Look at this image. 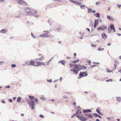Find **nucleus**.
<instances>
[{
	"mask_svg": "<svg viewBox=\"0 0 121 121\" xmlns=\"http://www.w3.org/2000/svg\"><path fill=\"white\" fill-rule=\"evenodd\" d=\"M37 11L35 10H32L31 9V15L32 14L35 15L37 14Z\"/></svg>",
	"mask_w": 121,
	"mask_h": 121,
	"instance_id": "9",
	"label": "nucleus"
},
{
	"mask_svg": "<svg viewBox=\"0 0 121 121\" xmlns=\"http://www.w3.org/2000/svg\"><path fill=\"white\" fill-rule=\"evenodd\" d=\"M99 20L97 19L95 20L94 24L96 25H98L99 24Z\"/></svg>",
	"mask_w": 121,
	"mask_h": 121,
	"instance_id": "21",
	"label": "nucleus"
},
{
	"mask_svg": "<svg viewBox=\"0 0 121 121\" xmlns=\"http://www.w3.org/2000/svg\"><path fill=\"white\" fill-rule=\"evenodd\" d=\"M116 100L118 102H120L121 101V98L119 97H116Z\"/></svg>",
	"mask_w": 121,
	"mask_h": 121,
	"instance_id": "17",
	"label": "nucleus"
},
{
	"mask_svg": "<svg viewBox=\"0 0 121 121\" xmlns=\"http://www.w3.org/2000/svg\"><path fill=\"white\" fill-rule=\"evenodd\" d=\"M40 99H42L44 100H45V98L44 97H40Z\"/></svg>",
	"mask_w": 121,
	"mask_h": 121,
	"instance_id": "58",
	"label": "nucleus"
},
{
	"mask_svg": "<svg viewBox=\"0 0 121 121\" xmlns=\"http://www.w3.org/2000/svg\"><path fill=\"white\" fill-rule=\"evenodd\" d=\"M106 70L107 71V72L108 73H111L112 72V70L109 69L107 68L106 69Z\"/></svg>",
	"mask_w": 121,
	"mask_h": 121,
	"instance_id": "32",
	"label": "nucleus"
},
{
	"mask_svg": "<svg viewBox=\"0 0 121 121\" xmlns=\"http://www.w3.org/2000/svg\"><path fill=\"white\" fill-rule=\"evenodd\" d=\"M78 113L77 112H76V113L74 114L73 115H74V116H75L76 117L77 116H78L77 115V114Z\"/></svg>",
	"mask_w": 121,
	"mask_h": 121,
	"instance_id": "56",
	"label": "nucleus"
},
{
	"mask_svg": "<svg viewBox=\"0 0 121 121\" xmlns=\"http://www.w3.org/2000/svg\"><path fill=\"white\" fill-rule=\"evenodd\" d=\"M92 11V9H91L90 8L88 10V12L89 13H91Z\"/></svg>",
	"mask_w": 121,
	"mask_h": 121,
	"instance_id": "33",
	"label": "nucleus"
},
{
	"mask_svg": "<svg viewBox=\"0 0 121 121\" xmlns=\"http://www.w3.org/2000/svg\"><path fill=\"white\" fill-rule=\"evenodd\" d=\"M117 5L119 8H120L121 7V4H117Z\"/></svg>",
	"mask_w": 121,
	"mask_h": 121,
	"instance_id": "55",
	"label": "nucleus"
},
{
	"mask_svg": "<svg viewBox=\"0 0 121 121\" xmlns=\"http://www.w3.org/2000/svg\"><path fill=\"white\" fill-rule=\"evenodd\" d=\"M97 30H102L103 31H105V30L103 28V27L102 26L99 27L97 28Z\"/></svg>",
	"mask_w": 121,
	"mask_h": 121,
	"instance_id": "20",
	"label": "nucleus"
},
{
	"mask_svg": "<svg viewBox=\"0 0 121 121\" xmlns=\"http://www.w3.org/2000/svg\"><path fill=\"white\" fill-rule=\"evenodd\" d=\"M17 3L20 5H27V3L23 0H19L17 1Z\"/></svg>",
	"mask_w": 121,
	"mask_h": 121,
	"instance_id": "3",
	"label": "nucleus"
},
{
	"mask_svg": "<svg viewBox=\"0 0 121 121\" xmlns=\"http://www.w3.org/2000/svg\"><path fill=\"white\" fill-rule=\"evenodd\" d=\"M35 62L33 60H31L30 61L29 63V64L28 65L27 64V65H31L32 66H39V65H37L35 64Z\"/></svg>",
	"mask_w": 121,
	"mask_h": 121,
	"instance_id": "4",
	"label": "nucleus"
},
{
	"mask_svg": "<svg viewBox=\"0 0 121 121\" xmlns=\"http://www.w3.org/2000/svg\"><path fill=\"white\" fill-rule=\"evenodd\" d=\"M76 112H78V113L77 114H78L79 113H82L81 111H80L79 110H77Z\"/></svg>",
	"mask_w": 121,
	"mask_h": 121,
	"instance_id": "36",
	"label": "nucleus"
},
{
	"mask_svg": "<svg viewBox=\"0 0 121 121\" xmlns=\"http://www.w3.org/2000/svg\"><path fill=\"white\" fill-rule=\"evenodd\" d=\"M79 61V59H78L76 60H75L74 61H70L72 63H74V64H75L76 63H77Z\"/></svg>",
	"mask_w": 121,
	"mask_h": 121,
	"instance_id": "18",
	"label": "nucleus"
},
{
	"mask_svg": "<svg viewBox=\"0 0 121 121\" xmlns=\"http://www.w3.org/2000/svg\"><path fill=\"white\" fill-rule=\"evenodd\" d=\"M90 22L89 25L90 26H92L93 25V22L91 20H90Z\"/></svg>",
	"mask_w": 121,
	"mask_h": 121,
	"instance_id": "25",
	"label": "nucleus"
},
{
	"mask_svg": "<svg viewBox=\"0 0 121 121\" xmlns=\"http://www.w3.org/2000/svg\"><path fill=\"white\" fill-rule=\"evenodd\" d=\"M110 20V21H113L114 20V19H113V18L111 17Z\"/></svg>",
	"mask_w": 121,
	"mask_h": 121,
	"instance_id": "62",
	"label": "nucleus"
},
{
	"mask_svg": "<svg viewBox=\"0 0 121 121\" xmlns=\"http://www.w3.org/2000/svg\"><path fill=\"white\" fill-rule=\"evenodd\" d=\"M97 66V65H92L91 67V68H93V67H95L96 66Z\"/></svg>",
	"mask_w": 121,
	"mask_h": 121,
	"instance_id": "51",
	"label": "nucleus"
},
{
	"mask_svg": "<svg viewBox=\"0 0 121 121\" xmlns=\"http://www.w3.org/2000/svg\"><path fill=\"white\" fill-rule=\"evenodd\" d=\"M48 22L49 24L50 25L51 24V21L50 20H48Z\"/></svg>",
	"mask_w": 121,
	"mask_h": 121,
	"instance_id": "54",
	"label": "nucleus"
},
{
	"mask_svg": "<svg viewBox=\"0 0 121 121\" xmlns=\"http://www.w3.org/2000/svg\"><path fill=\"white\" fill-rule=\"evenodd\" d=\"M111 17L110 16L108 15L107 16V18L109 20H110Z\"/></svg>",
	"mask_w": 121,
	"mask_h": 121,
	"instance_id": "50",
	"label": "nucleus"
},
{
	"mask_svg": "<svg viewBox=\"0 0 121 121\" xmlns=\"http://www.w3.org/2000/svg\"><path fill=\"white\" fill-rule=\"evenodd\" d=\"M117 66V64L116 63H114V67L112 69V70H114L115 69Z\"/></svg>",
	"mask_w": 121,
	"mask_h": 121,
	"instance_id": "30",
	"label": "nucleus"
},
{
	"mask_svg": "<svg viewBox=\"0 0 121 121\" xmlns=\"http://www.w3.org/2000/svg\"><path fill=\"white\" fill-rule=\"evenodd\" d=\"M15 17L16 18H19L20 17H21L20 16H19L18 15V16H15Z\"/></svg>",
	"mask_w": 121,
	"mask_h": 121,
	"instance_id": "60",
	"label": "nucleus"
},
{
	"mask_svg": "<svg viewBox=\"0 0 121 121\" xmlns=\"http://www.w3.org/2000/svg\"><path fill=\"white\" fill-rule=\"evenodd\" d=\"M81 3L80 2H77L76 4H77L78 5H80L81 4Z\"/></svg>",
	"mask_w": 121,
	"mask_h": 121,
	"instance_id": "53",
	"label": "nucleus"
},
{
	"mask_svg": "<svg viewBox=\"0 0 121 121\" xmlns=\"http://www.w3.org/2000/svg\"><path fill=\"white\" fill-rule=\"evenodd\" d=\"M88 75V73L87 71L83 72H80V73L79 74V76H81L82 77L85 76H86Z\"/></svg>",
	"mask_w": 121,
	"mask_h": 121,
	"instance_id": "2",
	"label": "nucleus"
},
{
	"mask_svg": "<svg viewBox=\"0 0 121 121\" xmlns=\"http://www.w3.org/2000/svg\"><path fill=\"white\" fill-rule=\"evenodd\" d=\"M93 115L94 116H95V117H98L100 118H101V116L99 115L98 114L96 113H94L93 114Z\"/></svg>",
	"mask_w": 121,
	"mask_h": 121,
	"instance_id": "14",
	"label": "nucleus"
},
{
	"mask_svg": "<svg viewBox=\"0 0 121 121\" xmlns=\"http://www.w3.org/2000/svg\"><path fill=\"white\" fill-rule=\"evenodd\" d=\"M63 98L67 99L68 98V97L67 96L65 95H64L63 97Z\"/></svg>",
	"mask_w": 121,
	"mask_h": 121,
	"instance_id": "52",
	"label": "nucleus"
},
{
	"mask_svg": "<svg viewBox=\"0 0 121 121\" xmlns=\"http://www.w3.org/2000/svg\"><path fill=\"white\" fill-rule=\"evenodd\" d=\"M31 36L34 38L35 39L36 38V37L34 35L33 33L31 32Z\"/></svg>",
	"mask_w": 121,
	"mask_h": 121,
	"instance_id": "35",
	"label": "nucleus"
},
{
	"mask_svg": "<svg viewBox=\"0 0 121 121\" xmlns=\"http://www.w3.org/2000/svg\"><path fill=\"white\" fill-rule=\"evenodd\" d=\"M108 33L109 34H110L111 33L110 32L111 31V30H110V28L109 27H108Z\"/></svg>",
	"mask_w": 121,
	"mask_h": 121,
	"instance_id": "46",
	"label": "nucleus"
},
{
	"mask_svg": "<svg viewBox=\"0 0 121 121\" xmlns=\"http://www.w3.org/2000/svg\"><path fill=\"white\" fill-rule=\"evenodd\" d=\"M6 32L7 31L5 29H2L1 30H0V33H6Z\"/></svg>",
	"mask_w": 121,
	"mask_h": 121,
	"instance_id": "16",
	"label": "nucleus"
},
{
	"mask_svg": "<svg viewBox=\"0 0 121 121\" xmlns=\"http://www.w3.org/2000/svg\"><path fill=\"white\" fill-rule=\"evenodd\" d=\"M65 62V61L64 60H62L59 61L58 62V63H61V64L63 65H65L64 63Z\"/></svg>",
	"mask_w": 121,
	"mask_h": 121,
	"instance_id": "13",
	"label": "nucleus"
},
{
	"mask_svg": "<svg viewBox=\"0 0 121 121\" xmlns=\"http://www.w3.org/2000/svg\"><path fill=\"white\" fill-rule=\"evenodd\" d=\"M47 81L48 82H52V80L51 79H50L49 80L47 79Z\"/></svg>",
	"mask_w": 121,
	"mask_h": 121,
	"instance_id": "45",
	"label": "nucleus"
},
{
	"mask_svg": "<svg viewBox=\"0 0 121 121\" xmlns=\"http://www.w3.org/2000/svg\"><path fill=\"white\" fill-rule=\"evenodd\" d=\"M10 87V86H6L5 87V88H9Z\"/></svg>",
	"mask_w": 121,
	"mask_h": 121,
	"instance_id": "59",
	"label": "nucleus"
},
{
	"mask_svg": "<svg viewBox=\"0 0 121 121\" xmlns=\"http://www.w3.org/2000/svg\"><path fill=\"white\" fill-rule=\"evenodd\" d=\"M92 110L90 109H84L83 110L82 112L83 113H89L91 112Z\"/></svg>",
	"mask_w": 121,
	"mask_h": 121,
	"instance_id": "7",
	"label": "nucleus"
},
{
	"mask_svg": "<svg viewBox=\"0 0 121 121\" xmlns=\"http://www.w3.org/2000/svg\"><path fill=\"white\" fill-rule=\"evenodd\" d=\"M99 115H101L102 116L103 115V114L102 113H101L100 112L99 113Z\"/></svg>",
	"mask_w": 121,
	"mask_h": 121,
	"instance_id": "61",
	"label": "nucleus"
},
{
	"mask_svg": "<svg viewBox=\"0 0 121 121\" xmlns=\"http://www.w3.org/2000/svg\"><path fill=\"white\" fill-rule=\"evenodd\" d=\"M28 96L29 97V99L31 100H33L34 99L35 97L34 96H32L30 95H29Z\"/></svg>",
	"mask_w": 121,
	"mask_h": 121,
	"instance_id": "31",
	"label": "nucleus"
},
{
	"mask_svg": "<svg viewBox=\"0 0 121 121\" xmlns=\"http://www.w3.org/2000/svg\"><path fill=\"white\" fill-rule=\"evenodd\" d=\"M26 9L29 10H31V9L30 8L27 7L26 8Z\"/></svg>",
	"mask_w": 121,
	"mask_h": 121,
	"instance_id": "63",
	"label": "nucleus"
},
{
	"mask_svg": "<svg viewBox=\"0 0 121 121\" xmlns=\"http://www.w3.org/2000/svg\"><path fill=\"white\" fill-rule=\"evenodd\" d=\"M34 99V101L36 103V104H37L39 103V102L38 101V99L37 98H35Z\"/></svg>",
	"mask_w": 121,
	"mask_h": 121,
	"instance_id": "27",
	"label": "nucleus"
},
{
	"mask_svg": "<svg viewBox=\"0 0 121 121\" xmlns=\"http://www.w3.org/2000/svg\"><path fill=\"white\" fill-rule=\"evenodd\" d=\"M109 27V28H110L111 30H112V29H114V26L112 24H110Z\"/></svg>",
	"mask_w": 121,
	"mask_h": 121,
	"instance_id": "22",
	"label": "nucleus"
},
{
	"mask_svg": "<svg viewBox=\"0 0 121 121\" xmlns=\"http://www.w3.org/2000/svg\"><path fill=\"white\" fill-rule=\"evenodd\" d=\"M45 63H43L42 62H41V65H43L44 66H45Z\"/></svg>",
	"mask_w": 121,
	"mask_h": 121,
	"instance_id": "49",
	"label": "nucleus"
},
{
	"mask_svg": "<svg viewBox=\"0 0 121 121\" xmlns=\"http://www.w3.org/2000/svg\"><path fill=\"white\" fill-rule=\"evenodd\" d=\"M35 63H36L37 65H38L39 66V65H41V62L39 61H37L35 62Z\"/></svg>",
	"mask_w": 121,
	"mask_h": 121,
	"instance_id": "37",
	"label": "nucleus"
},
{
	"mask_svg": "<svg viewBox=\"0 0 121 121\" xmlns=\"http://www.w3.org/2000/svg\"><path fill=\"white\" fill-rule=\"evenodd\" d=\"M104 48H99L98 49V50L99 51H101L102 50H104Z\"/></svg>",
	"mask_w": 121,
	"mask_h": 121,
	"instance_id": "40",
	"label": "nucleus"
},
{
	"mask_svg": "<svg viewBox=\"0 0 121 121\" xmlns=\"http://www.w3.org/2000/svg\"><path fill=\"white\" fill-rule=\"evenodd\" d=\"M16 66V65L15 64H12L11 65V66L12 68H14Z\"/></svg>",
	"mask_w": 121,
	"mask_h": 121,
	"instance_id": "42",
	"label": "nucleus"
},
{
	"mask_svg": "<svg viewBox=\"0 0 121 121\" xmlns=\"http://www.w3.org/2000/svg\"><path fill=\"white\" fill-rule=\"evenodd\" d=\"M78 70H82V66L79 64H78Z\"/></svg>",
	"mask_w": 121,
	"mask_h": 121,
	"instance_id": "26",
	"label": "nucleus"
},
{
	"mask_svg": "<svg viewBox=\"0 0 121 121\" xmlns=\"http://www.w3.org/2000/svg\"><path fill=\"white\" fill-rule=\"evenodd\" d=\"M70 70L71 71L73 72L76 74H77L78 73V70L74 69H71Z\"/></svg>",
	"mask_w": 121,
	"mask_h": 121,
	"instance_id": "12",
	"label": "nucleus"
},
{
	"mask_svg": "<svg viewBox=\"0 0 121 121\" xmlns=\"http://www.w3.org/2000/svg\"><path fill=\"white\" fill-rule=\"evenodd\" d=\"M94 15L95 17L98 18H99L100 16V14L98 13L94 14Z\"/></svg>",
	"mask_w": 121,
	"mask_h": 121,
	"instance_id": "15",
	"label": "nucleus"
},
{
	"mask_svg": "<svg viewBox=\"0 0 121 121\" xmlns=\"http://www.w3.org/2000/svg\"><path fill=\"white\" fill-rule=\"evenodd\" d=\"M84 115H85L86 116H88L89 117L91 118H92L93 117V116L91 114V113H90V114H87L86 113H84Z\"/></svg>",
	"mask_w": 121,
	"mask_h": 121,
	"instance_id": "11",
	"label": "nucleus"
},
{
	"mask_svg": "<svg viewBox=\"0 0 121 121\" xmlns=\"http://www.w3.org/2000/svg\"><path fill=\"white\" fill-rule=\"evenodd\" d=\"M1 102L2 103L5 104V102L4 100H3L1 101Z\"/></svg>",
	"mask_w": 121,
	"mask_h": 121,
	"instance_id": "64",
	"label": "nucleus"
},
{
	"mask_svg": "<svg viewBox=\"0 0 121 121\" xmlns=\"http://www.w3.org/2000/svg\"><path fill=\"white\" fill-rule=\"evenodd\" d=\"M72 104L74 105L75 107L76 106V103L75 102H74Z\"/></svg>",
	"mask_w": 121,
	"mask_h": 121,
	"instance_id": "47",
	"label": "nucleus"
},
{
	"mask_svg": "<svg viewBox=\"0 0 121 121\" xmlns=\"http://www.w3.org/2000/svg\"><path fill=\"white\" fill-rule=\"evenodd\" d=\"M4 63V61H0V65H2Z\"/></svg>",
	"mask_w": 121,
	"mask_h": 121,
	"instance_id": "44",
	"label": "nucleus"
},
{
	"mask_svg": "<svg viewBox=\"0 0 121 121\" xmlns=\"http://www.w3.org/2000/svg\"><path fill=\"white\" fill-rule=\"evenodd\" d=\"M103 28L104 29H106L107 28V26L106 25H103Z\"/></svg>",
	"mask_w": 121,
	"mask_h": 121,
	"instance_id": "43",
	"label": "nucleus"
},
{
	"mask_svg": "<svg viewBox=\"0 0 121 121\" xmlns=\"http://www.w3.org/2000/svg\"><path fill=\"white\" fill-rule=\"evenodd\" d=\"M44 59V58L43 56H41L40 58L35 59V61L39 60L40 61H42Z\"/></svg>",
	"mask_w": 121,
	"mask_h": 121,
	"instance_id": "10",
	"label": "nucleus"
},
{
	"mask_svg": "<svg viewBox=\"0 0 121 121\" xmlns=\"http://www.w3.org/2000/svg\"><path fill=\"white\" fill-rule=\"evenodd\" d=\"M46 36L47 34L43 33V34L40 35L39 36L41 37H46Z\"/></svg>",
	"mask_w": 121,
	"mask_h": 121,
	"instance_id": "24",
	"label": "nucleus"
},
{
	"mask_svg": "<svg viewBox=\"0 0 121 121\" xmlns=\"http://www.w3.org/2000/svg\"><path fill=\"white\" fill-rule=\"evenodd\" d=\"M112 80L111 79H110L108 80H106V81L107 82H112Z\"/></svg>",
	"mask_w": 121,
	"mask_h": 121,
	"instance_id": "41",
	"label": "nucleus"
},
{
	"mask_svg": "<svg viewBox=\"0 0 121 121\" xmlns=\"http://www.w3.org/2000/svg\"><path fill=\"white\" fill-rule=\"evenodd\" d=\"M26 101L27 103L29 106H30L31 104V101L29 99H26Z\"/></svg>",
	"mask_w": 121,
	"mask_h": 121,
	"instance_id": "23",
	"label": "nucleus"
},
{
	"mask_svg": "<svg viewBox=\"0 0 121 121\" xmlns=\"http://www.w3.org/2000/svg\"><path fill=\"white\" fill-rule=\"evenodd\" d=\"M39 117H41L42 118H43L44 117L43 116V115H42V114H40L39 115Z\"/></svg>",
	"mask_w": 121,
	"mask_h": 121,
	"instance_id": "48",
	"label": "nucleus"
},
{
	"mask_svg": "<svg viewBox=\"0 0 121 121\" xmlns=\"http://www.w3.org/2000/svg\"><path fill=\"white\" fill-rule=\"evenodd\" d=\"M30 105H31V108L32 110H33L35 109L34 106L35 105V104L33 100H31V104Z\"/></svg>",
	"mask_w": 121,
	"mask_h": 121,
	"instance_id": "5",
	"label": "nucleus"
},
{
	"mask_svg": "<svg viewBox=\"0 0 121 121\" xmlns=\"http://www.w3.org/2000/svg\"><path fill=\"white\" fill-rule=\"evenodd\" d=\"M102 38L104 40H106L107 38V36L105 33H102L101 34Z\"/></svg>",
	"mask_w": 121,
	"mask_h": 121,
	"instance_id": "8",
	"label": "nucleus"
},
{
	"mask_svg": "<svg viewBox=\"0 0 121 121\" xmlns=\"http://www.w3.org/2000/svg\"><path fill=\"white\" fill-rule=\"evenodd\" d=\"M69 65L70 66V68L72 67L71 65H73V66H74V68L75 69L78 70V64H73L72 63H70L69 64Z\"/></svg>",
	"mask_w": 121,
	"mask_h": 121,
	"instance_id": "6",
	"label": "nucleus"
},
{
	"mask_svg": "<svg viewBox=\"0 0 121 121\" xmlns=\"http://www.w3.org/2000/svg\"><path fill=\"white\" fill-rule=\"evenodd\" d=\"M76 117L80 120L81 121H86L88 119L86 117H85L83 116H80L79 115L77 116Z\"/></svg>",
	"mask_w": 121,
	"mask_h": 121,
	"instance_id": "1",
	"label": "nucleus"
},
{
	"mask_svg": "<svg viewBox=\"0 0 121 121\" xmlns=\"http://www.w3.org/2000/svg\"><path fill=\"white\" fill-rule=\"evenodd\" d=\"M101 110V108L100 107H98L96 109V111L98 113H99L100 112L99 110Z\"/></svg>",
	"mask_w": 121,
	"mask_h": 121,
	"instance_id": "19",
	"label": "nucleus"
},
{
	"mask_svg": "<svg viewBox=\"0 0 121 121\" xmlns=\"http://www.w3.org/2000/svg\"><path fill=\"white\" fill-rule=\"evenodd\" d=\"M86 67L85 66L82 65V70H85L86 69Z\"/></svg>",
	"mask_w": 121,
	"mask_h": 121,
	"instance_id": "34",
	"label": "nucleus"
},
{
	"mask_svg": "<svg viewBox=\"0 0 121 121\" xmlns=\"http://www.w3.org/2000/svg\"><path fill=\"white\" fill-rule=\"evenodd\" d=\"M8 100L10 102H12L13 101L11 99H9Z\"/></svg>",
	"mask_w": 121,
	"mask_h": 121,
	"instance_id": "57",
	"label": "nucleus"
},
{
	"mask_svg": "<svg viewBox=\"0 0 121 121\" xmlns=\"http://www.w3.org/2000/svg\"><path fill=\"white\" fill-rule=\"evenodd\" d=\"M27 14L28 15H31V10H30L29 11H27L26 12Z\"/></svg>",
	"mask_w": 121,
	"mask_h": 121,
	"instance_id": "28",
	"label": "nucleus"
},
{
	"mask_svg": "<svg viewBox=\"0 0 121 121\" xmlns=\"http://www.w3.org/2000/svg\"><path fill=\"white\" fill-rule=\"evenodd\" d=\"M80 6L81 7V8L82 9H84V7H85V5H80Z\"/></svg>",
	"mask_w": 121,
	"mask_h": 121,
	"instance_id": "38",
	"label": "nucleus"
},
{
	"mask_svg": "<svg viewBox=\"0 0 121 121\" xmlns=\"http://www.w3.org/2000/svg\"><path fill=\"white\" fill-rule=\"evenodd\" d=\"M77 110H82V108H81L80 107V106H78L77 107Z\"/></svg>",
	"mask_w": 121,
	"mask_h": 121,
	"instance_id": "39",
	"label": "nucleus"
},
{
	"mask_svg": "<svg viewBox=\"0 0 121 121\" xmlns=\"http://www.w3.org/2000/svg\"><path fill=\"white\" fill-rule=\"evenodd\" d=\"M21 97H18L17 98V102H18L21 100Z\"/></svg>",
	"mask_w": 121,
	"mask_h": 121,
	"instance_id": "29",
	"label": "nucleus"
}]
</instances>
